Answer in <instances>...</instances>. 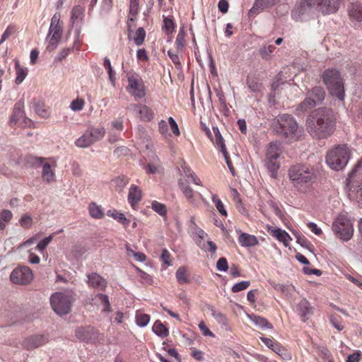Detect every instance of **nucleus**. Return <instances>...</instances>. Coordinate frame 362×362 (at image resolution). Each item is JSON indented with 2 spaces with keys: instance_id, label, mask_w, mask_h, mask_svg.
<instances>
[{
  "instance_id": "f257e3e1",
  "label": "nucleus",
  "mask_w": 362,
  "mask_h": 362,
  "mask_svg": "<svg viewBox=\"0 0 362 362\" xmlns=\"http://www.w3.org/2000/svg\"><path fill=\"white\" fill-rule=\"evenodd\" d=\"M337 117L332 108L321 107L314 110L305 119L308 133L316 139L331 136L336 129Z\"/></svg>"
},
{
  "instance_id": "f03ea898",
  "label": "nucleus",
  "mask_w": 362,
  "mask_h": 362,
  "mask_svg": "<svg viewBox=\"0 0 362 362\" xmlns=\"http://www.w3.org/2000/svg\"><path fill=\"white\" fill-rule=\"evenodd\" d=\"M322 79L330 95L340 102H344L345 90L344 80L336 69H327L323 71Z\"/></svg>"
},
{
  "instance_id": "7ed1b4c3",
  "label": "nucleus",
  "mask_w": 362,
  "mask_h": 362,
  "mask_svg": "<svg viewBox=\"0 0 362 362\" xmlns=\"http://www.w3.org/2000/svg\"><path fill=\"white\" fill-rule=\"evenodd\" d=\"M288 176L293 185L299 190L304 185L312 183L315 180L314 169L303 164L291 166Z\"/></svg>"
},
{
  "instance_id": "20e7f679",
  "label": "nucleus",
  "mask_w": 362,
  "mask_h": 362,
  "mask_svg": "<svg viewBox=\"0 0 362 362\" xmlns=\"http://www.w3.org/2000/svg\"><path fill=\"white\" fill-rule=\"evenodd\" d=\"M350 158V153L346 145H339L330 150L326 156V163L334 170L343 169Z\"/></svg>"
},
{
  "instance_id": "39448f33",
  "label": "nucleus",
  "mask_w": 362,
  "mask_h": 362,
  "mask_svg": "<svg viewBox=\"0 0 362 362\" xmlns=\"http://www.w3.org/2000/svg\"><path fill=\"white\" fill-rule=\"evenodd\" d=\"M346 182L350 189L349 198L362 199V157L349 173Z\"/></svg>"
},
{
  "instance_id": "423d86ee",
  "label": "nucleus",
  "mask_w": 362,
  "mask_h": 362,
  "mask_svg": "<svg viewBox=\"0 0 362 362\" xmlns=\"http://www.w3.org/2000/svg\"><path fill=\"white\" fill-rule=\"evenodd\" d=\"M74 300V294L71 292H57L50 297V304L53 310L60 316L70 313L71 304Z\"/></svg>"
},
{
  "instance_id": "0eeeda50",
  "label": "nucleus",
  "mask_w": 362,
  "mask_h": 362,
  "mask_svg": "<svg viewBox=\"0 0 362 362\" xmlns=\"http://www.w3.org/2000/svg\"><path fill=\"white\" fill-rule=\"evenodd\" d=\"M298 123L290 115L284 114L279 116L275 130L277 134L285 138H292L296 135L298 129Z\"/></svg>"
},
{
  "instance_id": "6e6552de",
  "label": "nucleus",
  "mask_w": 362,
  "mask_h": 362,
  "mask_svg": "<svg viewBox=\"0 0 362 362\" xmlns=\"http://www.w3.org/2000/svg\"><path fill=\"white\" fill-rule=\"evenodd\" d=\"M61 15L59 13L54 14L51 19V23L47 34L48 37L51 35L49 42L47 46V50L49 52L54 51L58 46L62 38L63 32V23L60 21Z\"/></svg>"
},
{
  "instance_id": "1a4fd4ad",
  "label": "nucleus",
  "mask_w": 362,
  "mask_h": 362,
  "mask_svg": "<svg viewBox=\"0 0 362 362\" xmlns=\"http://www.w3.org/2000/svg\"><path fill=\"white\" fill-rule=\"evenodd\" d=\"M332 230L344 241L349 240L354 233L352 223L347 218L343 216L337 218L332 224Z\"/></svg>"
},
{
  "instance_id": "9d476101",
  "label": "nucleus",
  "mask_w": 362,
  "mask_h": 362,
  "mask_svg": "<svg viewBox=\"0 0 362 362\" xmlns=\"http://www.w3.org/2000/svg\"><path fill=\"white\" fill-rule=\"evenodd\" d=\"M127 91L133 95L136 100L141 99L146 95L145 86L142 79L137 74H133L127 77Z\"/></svg>"
},
{
  "instance_id": "9b49d317",
  "label": "nucleus",
  "mask_w": 362,
  "mask_h": 362,
  "mask_svg": "<svg viewBox=\"0 0 362 362\" xmlns=\"http://www.w3.org/2000/svg\"><path fill=\"white\" fill-rule=\"evenodd\" d=\"M33 272L27 266H22L15 269L10 275L11 281L14 284L25 285L33 279Z\"/></svg>"
},
{
  "instance_id": "f8f14e48",
  "label": "nucleus",
  "mask_w": 362,
  "mask_h": 362,
  "mask_svg": "<svg viewBox=\"0 0 362 362\" xmlns=\"http://www.w3.org/2000/svg\"><path fill=\"white\" fill-rule=\"evenodd\" d=\"M48 342V338L43 334L32 335L25 338L22 341V346L27 349L30 350L38 348Z\"/></svg>"
},
{
  "instance_id": "ddd939ff",
  "label": "nucleus",
  "mask_w": 362,
  "mask_h": 362,
  "mask_svg": "<svg viewBox=\"0 0 362 362\" xmlns=\"http://www.w3.org/2000/svg\"><path fill=\"white\" fill-rule=\"evenodd\" d=\"M316 7L319 8L320 11L323 14H330L335 13L339 7V0H320L316 3Z\"/></svg>"
},
{
  "instance_id": "4468645a",
  "label": "nucleus",
  "mask_w": 362,
  "mask_h": 362,
  "mask_svg": "<svg viewBox=\"0 0 362 362\" xmlns=\"http://www.w3.org/2000/svg\"><path fill=\"white\" fill-rule=\"evenodd\" d=\"M296 312L301 317L302 321L305 322L313 314V308L305 298H303L296 305Z\"/></svg>"
},
{
  "instance_id": "2eb2a0df",
  "label": "nucleus",
  "mask_w": 362,
  "mask_h": 362,
  "mask_svg": "<svg viewBox=\"0 0 362 362\" xmlns=\"http://www.w3.org/2000/svg\"><path fill=\"white\" fill-rule=\"evenodd\" d=\"M317 106L313 98L306 95L305 99L300 102L296 107L295 114L298 116L304 115L309 110Z\"/></svg>"
},
{
  "instance_id": "dca6fc26",
  "label": "nucleus",
  "mask_w": 362,
  "mask_h": 362,
  "mask_svg": "<svg viewBox=\"0 0 362 362\" xmlns=\"http://www.w3.org/2000/svg\"><path fill=\"white\" fill-rule=\"evenodd\" d=\"M280 0H255L253 6L250 10V15L258 13L259 11L272 7L279 3Z\"/></svg>"
},
{
  "instance_id": "f3484780",
  "label": "nucleus",
  "mask_w": 362,
  "mask_h": 362,
  "mask_svg": "<svg viewBox=\"0 0 362 362\" xmlns=\"http://www.w3.org/2000/svg\"><path fill=\"white\" fill-rule=\"evenodd\" d=\"M307 95L312 97L316 105L321 104L325 98L326 93L323 87L316 86L308 90Z\"/></svg>"
},
{
  "instance_id": "a211bd4d",
  "label": "nucleus",
  "mask_w": 362,
  "mask_h": 362,
  "mask_svg": "<svg viewBox=\"0 0 362 362\" xmlns=\"http://www.w3.org/2000/svg\"><path fill=\"white\" fill-rule=\"evenodd\" d=\"M33 107L35 113L42 118H48L49 117V111L46 107L43 100L34 98L32 101Z\"/></svg>"
},
{
  "instance_id": "6ab92c4d",
  "label": "nucleus",
  "mask_w": 362,
  "mask_h": 362,
  "mask_svg": "<svg viewBox=\"0 0 362 362\" xmlns=\"http://www.w3.org/2000/svg\"><path fill=\"white\" fill-rule=\"evenodd\" d=\"M89 285L96 289L103 290L106 287V281L97 273L88 275Z\"/></svg>"
},
{
  "instance_id": "aec40b11",
  "label": "nucleus",
  "mask_w": 362,
  "mask_h": 362,
  "mask_svg": "<svg viewBox=\"0 0 362 362\" xmlns=\"http://www.w3.org/2000/svg\"><path fill=\"white\" fill-rule=\"evenodd\" d=\"M349 16L351 18L357 21H362V4L360 2H352L348 7Z\"/></svg>"
},
{
  "instance_id": "412c9836",
  "label": "nucleus",
  "mask_w": 362,
  "mask_h": 362,
  "mask_svg": "<svg viewBox=\"0 0 362 362\" xmlns=\"http://www.w3.org/2000/svg\"><path fill=\"white\" fill-rule=\"evenodd\" d=\"M24 101L23 100H18L14 105L13 113L11 117V122L16 124L18 120L23 118L24 113Z\"/></svg>"
},
{
  "instance_id": "4be33fe9",
  "label": "nucleus",
  "mask_w": 362,
  "mask_h": 362,
  "mask_svg": "<svg viewBox=\"0 0 362 362\" xmlns=\"http://www.w3.org/2000/svg\"><path fill=\"white\" fill-rule=\"evenodd\" d=\"M238 242L241 246L245 247L255 246L259 243L256 236L246 233H240L238 238Z\"/></svg>"
},
{
  "instance_id": "5701e85b",
  "label": "nucleus",
  "mask_w": 362,
  "mask_h": 362,
  "mask_svg": "<svg viewBox=\"0 0 362 362\" xmlns=\"http://www.w3.org/2000/svg\"><path fill=\"white\" fill-rule=\"evenodd\" d=\"M141 199V191L134 185H132L128 194V202L132 206L137 204Z\"/></svg>"
},
{
  "instance_id": "b1692460",
  "label": "nucleus",
  "mask_w": 362,
  "mask_h": 362,
  "mask_svg": "<svg viewBox=\"0 0 362 362\" xmlns=\"http://www.w3.org/2000/svg\"><path fill=\"white\" fill-rule=\"evenodd\" d=\"M93 334V329L91 327H78L75 331L77 339L81 341L88 342Z\"/></svg>"
},
{
  "instance_id": "393cba45",
  "label": "nucleus",
  "mask_w": 362,
  "mask_h": 362,
  "mask_svg": "<svg viewBox=\"0 0 362 362\" xmlns=\"http://www.w3.org/2000/svg\"><path fill=\"white\" fill-rule=\"evenodd\" d=\"M280 156L279 146L274 143H270L266 151V160H277Z\"/></svg>"
},
{
  "instance_id": "a878e982",
  "label": "nucleus",
  "mask_w": 362,
  "mask_h": 362,
  "mask_svg": "<svg viewBox=\"0 0 362 362\" xmlns=\"http://www.w3.org/2000/svg\"><path fill=\"white\" fill-rule=\"evenodd\" d=\"M265 166L270 174V177L273 179H276L280 166L277 160H266Z\"/></svg>"
},
{
  "instance_id": "bb28decb",
  "label": "nucleus",
  "mask_w": 362,
  "mask_h": 362,
  "mask_svg": "<svg viewBox=\"0 0 362 362\" xmlns=\"http://www.w3.org/2000/svg\"><path fill=\"white\" fill-rule=\"evenodd\" d=\"M15 67H16V78L15 80V83L18 85L21 83L28 74V69L26 68H23L20 65L19 61L18 59L15 60Z\"/></svg>"
},
{
  "instance_id": "cd10ccee",
  "label": "nucleus",
  "mask_w": 362,
  "mask_h": 362,
  "mask_svg": "<svg viewBox=\"0 0 362 362\" xmlns=\"http://www.w3.org/2000/svg\"><path fill=\"white\" fill-rule=\"evenodd\" d=\"M93 144L94 141L88 130L75 141L76 146L80 148H86Z\"/></svg>"
},
{
  "instance_id": "c85d7f7f",
  "label": "nucleus",
  "mask_w": 362,
  "mask_h": 362,
  "mask_svg": "<svg viewBox=\"0 0 362 362\" xmlns=\"http://www.w3.org/2000/svg\"><path fill=\"white\" fill-rule=\"evenodd\" d=\"M178 185L185 197L190 202L193 201L194 192L192 189L189 186L187 180H180Z\"/></svg>"
},
{
  "instance_id": "c756f323",
  "label": "nucleus",
  "mask_w": 362,
  "mask_h": 362,
  "mask_svg": "<svg viewBox=\"0 0 362 362\" xmlns=\"http://www.w3.org/2000/svg\"><path fill=\"white\" fill-rule=\"evenodd\" d=\"M152 330L157 336L161 338L167 337L169 334L168 329L159 320L155 322Z\"/></svg>"
},
{
  "instance_id": "7c9ffc66",
  "label": "nucleus",
  "mask_w": 362,
  "mask_h": 362,
  "mask_svg": "<svg viewBox=\"0 0 362 362\" xmlns=\"http://www.w3.org/2000/svg\"><path fill=\"white\" fill-rule=\"evenodd\" d=\"M207 308L211 311V315L214 317V319L221 325L226 326L228 324V318L226 316L219 312L217 311L214 306L211 305H207Z\"/></svg>"
},
{
  "instance_id": "2f4dec72",
  "label": "nucleus",
  "mask_w": 362,
  "mask_h": 362,
  "mask_svg": "<svg viewBox=\"0 0 362 362\" xmlns=\"http://www.w3.org/2000/svg\"><path fill=\"white\" fill-rule=\"evenodd\" d=\"M88 211L92 218L100 219L104 216L102 206L97 205L95 203H91L89 204Z\"/></svg>"
},
{
  "instance_id": "473e14b6",
  "label": "nucleus",
  "mask_w": 362,
  "mask_h": 362,
  "mask_svg": "<svg viewBox=\"0 0 362 362\" xmlns=\"http://www.w3.org/2000/svg\"><path fill=\"white\" fill-rule=\"evenodd\" d=\"M272 233L273 236L276 237L278 240L282 242L285 246H288L291 237L285 230L277 228L272 230Z\"/></svg>"
},
{
  "instance_id": "72a5a7b5",
  "label": "nucleus",
  "mask_w": 362,
  "mask_h": 362,
  "mask_svg": "<svg viewBox=\"0 0 362 362\" xmlns=\"http://www.w3.org/2000/svg\"><path fill=\"white\" fill-rule=\"evenodd\" d=\"M83 18V8L79 6H74L71 10V22L72 24L78 23L79 22H81Z\"/></svg>"
},
{
  "instance_id": "f704fd0d",
  "label": "nucleus",
  "mask_w": 362,
  "mask_h": 362,
  "mask_svg": "<svg viewBox=\"0 0 362 362\" xmlns=\"http://www.w3.org/2000/svg\"><path fill=\"white\" fill-rule=\"evenodd\" d=\"M107 215L108 216L112 217L114 219L117 220L119 223H121L124 226H127L129 223V221L126 218L123 214L118 212L115 209L108 210Z\"/></svg>"
},
{
  "instance_id": "c9c22d12",
  "label": "nucleus",
  "mask_w": 362,
  "mask_h": 362,
  "mask_svg": "<svg viewBox=\"0 0 362 362\" xmlns=\"http://www.w3.org/2000/svg\"><path fill=\"white\" fill-rule=\"evenodd\" d=\"M272 351L276 353L284 360H289L291 358V353L286 349L281 346L279 343L275 344L274 348H272Z\"/></svg>"
},
{
  "instance_id": "e433bc0d",
  "label": "nucleus",
  "mask_w": 362,
  "mask_h": 362,
  "mask_svg": "<svg viewBox=\"0 0 362 362\" xmlns=\"http://www.w3.org/2000/svg\"><path fill=\"white\" fill-rule=\"evenodd\" d=\"M213 132L215 135V143L217 145L218 147L220 148L221 151L222 153H225L226 150L224 139L222 137L218 128V127H213Z\"/></svg>"
},
{
  "instance_id": "4c0bfd02",
  "label": "nucleus",
  "mask_w": 362,
  "mask_h": 362,
  "mask_svg": "<svg viewBox=\"0 0 362 362\" xmlns=\"http://www.w3.org/2000/svg\"><path fill=\"white\" fill-rule=\"evenodd\" d=\"M138 116L144 120H151L153 117V111L146 105H141L139 110Z\"/></svg>"
},
{
  "instance_id": "58836bf2",
  "label": "nucleus",
  "mask_w": 362,
  "mask_h": 362,
  "mask_svg": "<svg viewBox=\"0 0 362 362\" xmlns=\"http://www.w3.org/2000/svg\"><path fill=\"white\" fill-rule=\"evenodd\" d=\"M90 134L91 138L94 143L103 139L105 134V130L103 127L101 128H90L87 129Z\"/></svg>"
},
{
  "instance_id": "ea45409f",
  "label": "nucleus",
  "mask_w": 362,
  "mask_h": 362,
  "mask_svg": "<svg viewBox=\"0 0 362 362\" xmlns=\"http://www.w3.org/2000/svg\"><path fill=\"white\" fill-rule=\"evenodd\" d=\"M95 298L103 305V311L109 313L112 311L109 298L107 295L98 293L95 296Z\"/></svg>"
},
{
  "instance_id": "a19ab883",
  "label": "nucleus",
  "mask_w": 362,
  "mask_h": 362,
  "mask_svg": "<svg viewBox=\"0 0 362 362\" xmlns=\"http://www.w3.org/2000/svg\"><path fill=\"white\" fill-rule=\"evenodd\" d=\"M150 320V315L137 311L136 313V325L141 327H145L148 325Z\"/></svg>"
},
{
  "instance_id": "79ce46f5",
  "label": "nucleus",
  "mask_w": 362,
  "mask_h": 362,
  "mask_svg": "<svg viewBox=\"0 0 362 362\" xmlns=\"http://www.w3.org/2000/svg\"><path fill=\"white\" fill-rule=\"evenodd\" d=\"M250 319L255 322V324L261 328H269L272 329L273 326L270 324L267 319L257 315H252Z\"/></svg>"
},
{
  "instance_id": "37998d69",
  "label": "nucleus",
  "mask_w": 362,
  "mask_h": 362,
  "mask_svg": "<svg viewBox=\"0 0 362 362\" xmlns=\"http://www.w3.org/2000/svg\"><path fill=\"white\" fill-rule=\"evenodd\" d=\"M176 278L180 284L189 282V279L187 274L186 269L183 267H179L176 272Z\"/></svg>"
},
{
  "instance_id": "c03bdc74",
  "label": "nucleus",
  "mask_w": 362,
  "mask_h": 362,
  "mask_svg": "<svg viewBox=\"0 0 362 362\" xmlns=\"http://www.w3.org/2000/svg\"><path fill=\"white\" fill-rule=\"evenodd\" d=\"M152 209L158 213L162 217H165L167 214V209L165 204H161L157 201H153L151 203Z\"/></svg>"
},
{
  "instance_id": "a18cd8bd",
  "label": "nucleus",
  "mask_w": 362,
  "mask_h": 362,
  "mask_svg": "<svg viewBox=\"0 0 362 362\" xmlns=\"http://www.w3.org/2000/svg\"><path fill=\"white\" fill-rule=\"evenodd\" d=\"M42 176L43 179L49 182L54 177V173L51 170V166L48 163H45L42 166Z\"/></svg>"
},
{
  "instance_id": "49530a36",
  "label": "nucleus",
  "mask_w": 362,
  "mask_h": 362,
  "mask_svg": "<svg viewBox=\"0 0 362 362\" xmlns=\"http://www.w3.org/2000/svg\"><path fill=\"white\" fill-rule=\"evenodd\" d=\"M163 23V30L167 35H169L174 31L175 23L172 19L164 17Z\"/></svg>"
},
{
  "instance_id": "de8ad7c7",
  "label": "nucleus",
  "mask_w": 362,
  "mask_h": 362,
  "mask_svg": "<svg viewBox=\"0 0 362 362\" xmlns=\"http://www.w3.org/2000/svg\"><path fill=\"white\" fill-rule=\"evenodd\" d=\"M119 192L122 191L129 182V178L124 175L119 176L113 180Z\"/></svg>"
},
{
  "instance_id": "09e8293b",
  "label": "nucleus",
  "mask_w": 362,
  "mask_h": 362,
  "mask_svg": "<svg viewBox=\"0 0 362 362\" xmlns=\"http://www.w3.org/2000/svg\"><path fill=\"white\" fill-rule=\"evenodd\" d=\"M146 37V31L144 28L140 27L136 31V35L134 37V41L137 46L142 45Z\"/></svg>"
},
{
  "instance_id": "8fccbe9b",
  "label": "nucleus",
  "mask_w": 362,
  "mask_h": 362,
  "mask_svg": "<svg viewBox=\"0 0 362 362\" xmlns=\"http://www.w3.org/2000/svg\"><path fill=\"white\" fill-rule=\"evenodd\" d=\"M212 201L215 204V206L219 213L224 216H227V211L224 208L223 204L221 200L219 199L216 194L212 196Z\"/></svg>"
},
{
  "instance_id": "3c124183",
  "label": "nucleus",
  "mask_w": 362,
  "mask_h": 362,
  "mask_svg": "<svg viewBox=\"0 0 362 362\" xmlns=\"http://www.w3.org/2000/svg\"><path fill=\"white\" fill-rule=\"evenodd\" d=\"M274 45H264L259 49V54L264 59L269 57L275 49Z\"/></svg>"
},
{
  "instance_id": "603ef678",
  "label": "nucleus",
  "mask_w": 362,
  "mask_h": 362,
  "mask_svg": "<svg viewBox=\"0 0 362 362\" xmlns=\"http://www.w3.org/2000/svg\"><path fill=\"white\" fill-rule=\"evenodd\" d=\"M250 285V282L249 281H242L234 284L231 288L232 292L238 293L241 291L247 289Z\"/></svg>"
},
{
  "instance_id": "864d4df0",
  "label": "nucleus",
  "mask_w": 362,
  "mask_h": 362,
  "mask_svg": "<svg viewBox=\"0 0 362 362\" xmlns=\"http://www.w3.org/2000/svg\"><path fill=\"white\" fill-rule=\"evenodd\" d=\"M103 66L107 70V74H108V76H109V78H110V81L112 82V84H114V82H115V77H114L115 72H114V71H113V69L112 68V66H111V64H110V59L107 57H105L104 59Z\"/></svg>"
},
{
  "instance_id": "5fc2aeb1",
  "label": "nucleus",
  "mask_w": 362,
  "mask_h": 362,
  "mask_svg": "<svg viewBox=\"0 0 362 362\" xmlns=\"http://www.w3.org/2000/svg\"><path fill=\"white\" fill-rule=\"evenodd\" d=\"M297 243L300 244L302 247L308 249L310 251H313L312 249L313 245L305 238L304 236H301L299 234L295 235Z\"/></svg>"
},
{
  "instance_id": "6e6d98bb",
  "label": "nucleus",
  "mask_w": 362,
  "mask_h": 362,
  "mask_svg": "<svg viewBox=\"0 0 362 362\" xmlns=\"http://www.w3.org/2000/svg\"><path fill=\"white\" fill-rule=\"evenodd\" d=\"M185 33L183 30H181L179 32V33L177 34L176 40H175V44L177 45V49L178 50H182L183 49V47H185Z\"/></svg>"
},
{
  "instance_id": "4d7b16f0",
  "label": "nucleus",
  "mask_w": 362,
  "mask_h": 362,
  "mask_svg": "<svg viewBox=\"0 0 362 362\" xmlns=\"http://www.w3.org/2000/svg\"><path fill=\"white\" fill-rule=\"evenodd\" d=\"M247 85L250 90L253 93H256L259 90L260 85L254 78L248 77L247 78Z\"/></svg>"
},
{
  "instance_id": "13d9d810",
  "label": "nucleus",
  "mask_w": 362,
  "mask_h": 362,
  "mask_svg": "<svg viewBox=\"0 0 362 362\" xmlns=\"http://www.w3.org/2000/svg\"><path fill=\"white\" fill-rule=\"evenodd\" d=\"M216 269L220 272H226L228 269V264L226 258L221 257L216 262Z\"/></svg>"
},
{
  "instance_id": "bf43d9fd",
  "label": "nucleus",
  "mask_w": 362,
  "mask_h": 362,
  "mask_svg": "<svg viewBox=\"0 0 362 362\" xmlns=\"http://www.w3.org/2000/svg\"><path fill=\"white\" fill-rule=\"evenodd\" d=\"M84 101L82 99H76L71 102L70 107L74 111H79L83 109Z\"/></svg>"
},
{
  "instance_id": "052dcab7",
  "label": "nucleus",
  "mask_w": 362,
  "mask_h": 362,
  "mask_svg": "<svg viewBox=\"0 0 362 362\" xmlns=\"http://www.w3.org/2000/svg\"><path fill=\"white\" fill-rule=\"evenodd\" d=\"M33 219L30 216L27 214H24L21 216L20 219L21 226L23 228H30L32 225Z\"/></svg>"
},
{
  "instance_id": "680f3d73",
  "label": "nucleus",
  "mask_w": 362,
  "mask_h": 362,
  "mask_svg": "<svg viewBox=\"0 0 362 362\" xmlns=\"http://www.w3.org/2000/svg\"><path fill=\"white\" fill-rule=\"evenodd\" d=\"M52 240V235L46 237L45 238H44L43 240H40L38 243V244L36 247L37 249L40 251L44 250L47 247L48 244L51 242Z\"/></svg>"
},
{
  "instance_id": "e2e57ef3",
  "label": "nucleus",
  "mask_w": 362,
  "mask_h": 362,
  "mask_svg": "<svg viewBox=\"0 0 362 362\" xmlns=\"http://www.w3.org/2000/svg\"><path fill=\"white\" fill-rule=\"evenodd\" d=\"M139 0H130L129 2V14L135 16L138 13Z\"/></svg>"
},
{
  "instance_id": "0e129e2a",
  "label": "nucleus",
  "mask_w": 362,
  "mask_h": 362,
  "mask_svg": "<svg viewBox=\"0 0 362 362\" xmlns=\"http://www.w3.org/2000/svg\"><path fill=\"white\" fill-rule=\"evenodd\" d=\"M160 259L165 265H171L170 254L167 249L165 248L162 250Z\"/></svg>"
},
{
  "instance_id": "69168bd1",
  "label": "nucleus",
  "mask_w": 362,
  "mask_h": 362,
  "mask_svg": "<svg viewBox=\"0 0 362 362\" xmlns=\"http://www.w3.org/2000/svg\"><path fill=\"white\" fill-rule=\"evenodd\" d=\"M14 32L15 29L13 26H8L1 35V38L0 39V45L2 44L6 40H7Z\"/></svg>"
},
{
  "instance_id": "338daca9",
  "label": "nucleus",
  "mask_w": 362,
  "mask_h": 362,
  "mask_svg": "<svg viewBox=\"0 0 362 362\" xmlns=\"http://www.w3.org/2000/svg\"><path fill=\"white\" fill-rule=\"evenodd\" d=\"M168 54L169 57L170 58V59L172 60V62L175 65L176 68L181 69L182 66H181V63L180 62V58H179L178 55L177 54L173 53L170 50H169L168 52Z\"/></svg>"
},
{
  "instance_id": "774afa93",
  "label": "nucleus",
  "mask_w": 362,
  "mask_h": 362,
  "mask_svg": "<svg viewBox=\"0 0 362 362\" xmlns=\"http://www.w3.org/2000/svg\"><path fill=\"white\" fill-rule=\"evenodd\" d=\"M12 213L9 210L4 209L1 213L0 218L2 221L8 223L12 218Z\"/></svg>"
}]
</instances>
